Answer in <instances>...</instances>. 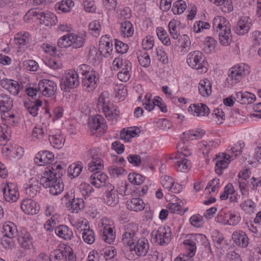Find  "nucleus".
<instances>
[{
	"label": "nucleus",
	"instance_id": "nucleus-10",
	"mask_svg": "<svg viewBox=\"0 0 261 261\" xmlns=\"http://www.w3.org/2000/svg\"><path fill=\"white\" fill-rule=\"evenodd\" d=\"M5 200L8 202L16 201L19 197V193L16 185L13 183H7L3 188Z\"/></svg>",
	"mask_w": 261,
	"mask_h": 261
},
{
	"label": "nucleus",
	"instance_id": "nucleus-63",
	"mask_svg": "<svg viewBox=\"0 0 261 261\" xmlns=\"http://www.w3.org/2000/svg\"><path fill=\"white\" fill-rule=\"evenodd\" d=\"M154 45V39L150 36L146 37L142 41V46L145 50L151 49Z\"/></svg>",
	"mask_w": 261,
	"mask_h": 261
},
{
	"label": "nucleus",
	"instance_id": "nucleus-64",
	"mask_svg": "<svg viewBox=\"0 0 261 261\" xmlns=\"http://www.w3.org/2000/svg\"><path fill=\"white\" fill-rule=\"evenodd\" d=\"M213 143L212 142H202L200 144V150L203 154L207 155L210 151L212 149Z\"/></svg>",
	"mask_w": 261,
	"mask_h": 261
},
{
	"label": "nucleus",
	"instance_id": "nucleus-33",
	"mask_svg": "<svg viewBox=\"0 0 261 261\" xmlns=\"http://www.w3.org/2000/svg\"><path fill=\"white\" fill-rule=\"evenodd\" d=\"M24 105L29 113L33 116L35 117L38 115V107L42 106V101L37 99L34 101H31L30 103L24 102Z\"/></svg>",
	"mask_w": 261,
	"mask_h": 261
},
{
	"label": "nucleus",
	"instance_id": "nucleus-39",
	"mask_svg": "<svg viewBox=\"0 0 261 261\" xmlns=\"http://www.w3.org/2000/svg\"><path fill=\"white\" fill-rule=\"evenodd\" d=\"M156 31L158 37L162 42L166 46L170 45V39L166 30L162 27H159Z\"/></svg>",
	"mask_w": 261,
	"mask_h": 261
},
{
	"label": "nucleus",
	"instance_id": "nucleus-18",
	"mask_svg": "<svg viewBox=\"0 0 261 261\" xmlns=\"http://www.w3.org/2000/svg\"><path fill=\"white\" fill-rule=\"evenodd\" d=\"M174 158L180 160L177 161L175 163V168L178 171L181 172H187L191 168V162L185 157H181V155L178 156L177 155L172 154L170 159Z\"/></svg>",
	"mask_w": 261,
	"mask_h": 261
},
{
	"label": "nucleus",
	"instance_id": "nucleus-47",
	"mask_svg": "<svg viewBox=\"0 0 261 261\" xmlns=\"http://www.w3.org/2000/svg\"><path fill=\"white\" fill-rule=\"evenodd\" d=\"M48 140L50 144L54 148L60 149L61 148L63 145L62 142V138L60 136L54 135L49 136Z\"/></svg>",
	"mask_w": 261,
	"mask_h": 261
},
{
	"label": "nucleus",
	"instance_id": "nucleus-49",
	"mask_svg": "<svg viewBox=\"0 0 261 261\" xmlns=\"http://www.w3.org/2000/svg\"><path fill=\"white\" fill-rule=\"evenodd\" d=\"M137 135L136 130H125L124 128L120 133V138L126 142L129 141L130 139L135 137Z\"/></svg>",
	"mask_w": 261,
	"mask_h": 261
},
{
	"label": "nucleus",
	"instance_id": "nucleus-9",
	"mask_svg": "<svg viewBox=\"0 0 261 261\" xmlns=\"http://www.w3.org/2000/svg\"><path fill=\"white\" fill-rule=\"evenodd\" d=\"M151 97L150 94H147L145 96V101L143 102V105L146 110L151 111L155 106H157L162 112L166 113L167 111L165 104L162 102V99L160 97L153 100H151Z\"/></svg>",
	"mask_w": 261,
	"mask_h": 261
},
{
	"label": "nucleus",
	"instance_id": "nucleus-41",
	"mask_svg": "<svg viewBox=\"0 0 261 261\" xmlns=\"http://www.w3.org/2000/svg\"><path fill=\"white\" fill-rule=\"evenodd\" d=\"M186 8V2L182 0H179L173 3L172 11L174 14H180L184 12Z\"/></svg>",
	"mask_w": 261,
	"mask_h": 261
},
{
	"label": "nucleus",
	"instance_id": "nucleus-20",
	"mask_svg": "<svg viewBox=\"0 0 261 261\" xmlns=\"http://www.w3.org/2000/svg\"><path fill=\"white\" fill-rule=\"evenodd\" d=\"M232 238L236 244L239 246L246 247L248 244V238L246 233L242 231L234 232Z\"/></svg>",
	"mask_w": 261,
	"mask_h": 261
},
{
	"label": "nucleus",
	"instance_id": "nucleus-12",
	"mask_svg": "<svg viewBox=\"0 0 261 261\" xmlns=\"http://www.w3.org/2000/svg\"><path fill=\"white\" fill-rule=\"evenodd\" d=\"M171 232L169 227H160L156 232L154 239L160 245L168 244L171 241Z\"/></svg>",
	"mask_w": 261,
	"mask_h": 261
},
{
	"label": "nucleus",
	"instance_id": "nucleus-1",
	"mask_svg": "<svg viewBox=\"0 0 261 261\" xmlns=\"http://www.w3.org/2000/svg\"><path fill=\"white\" fill-rule=\"evenodd\" d=\"M63 172L61 165H55L51 168H47L40 179V183L45 188H49V193L53 195H58L62 192L64 184L61 176Z\"/></svg>",
	"mask_w": 261,
	"mask_h": 261
},
{
	"label": "nucleus",
	"instance_id": "nucleus-8",
	"mask_svg": "<svg viewBox=\"0 0 261 261\" xmlns=\"http://www.w3.org/2000/svg\"><path fill=\"white\" fill-rule=\"evenodd\" d=\"M97 75L95 71L92 70L81 77V84L83 87H85V90L90 92L95 89L98 80Z\"/></svg>",
	"mask_w": 261,
	"mask_h": 261
},
{
	"label": "nucleus",
	"instance_id": "nucleus-27",
	"mask_svg": "<svg viewBox=\"0 0 261 261\" xmlns=\"http://www.w3.org/2000/svg\"><path fill=\"white\" fill-rule=\"evenodd\" d=\"M2 232L8 238H14L17 235V229L13 223L8 222L4 224Z\"/></svg>",
	"mask_w": 261,
	"mask_h": 261
},
{
	"label": "nucleus",
	"instance_id": "nucleus-60",
	"mask_svg": "<svg viewBox=\"0 0 261 261\" xmlns=\"http://www.w3.org/2000/svg\"><path fill=\"white\" fill-rule=\"evenodd\" d=\"M115 48L118 53L123 54L126 53L128 49V46L127 44L124 43L122 41L116 40Z\"/></svg>",
	"mask_w": 261,
	"mask_h": 261
},
{
	"label": "nucleus",
	"instance_id": "nucleus-43",
	"mask_svg": "<svg viewBox=\"0 0 261 261\" xmlns=\"http://www.w3.org/2000/svg\"><path fill=\"white\" fill-rule=\"evenodd\" d=\"M179 24L180 22L175 20H172L170 21L169 23L168 27L170 35L174 39H176L178 38V28L177 26L179 25Z\"/></svg>",
	"mask_w": 261,
	"mask_h": 261
},
{
	"label": "nucleus",
	"instance_id": "nucleus-61",
	"mask_svg": "<svg viewBox=\"0 0 261 261\" xmlns=\"http://www.w3.org/2000/svg\"><path fill=\"white\" fill-rule=\"evenodd\" d=\"M244 147V143L243 142L239 141L234 146L231 147L230 151L232 153L234 154L235 156H237L242 153V149Z\"/></svg>",
	"mask_w": 261,
	"mask_h": 261
},
{
	"label": "nucleus",
	"instance_id": "nucleus-19",
	"mask_svg": "<svg viewBox=\"0 0 261 261\" xmlns=\"http://www.w3.org/2000/svg\"><path fill=\"white\" fill-rule=\"evenodd\" d=\"M98 171H95L96 172L90 176V180L93 186L99 188L106 185L108 176L105 173H99Z\"/></svg>",
	"mask_w": 261,
	"mask_h": 261
},
{
	"label": "nucleus",
	"instance_id": "nucleus-31",
	"mask_svg": "<svg viewBox=\"0 0 261 261\" xmlns=\"http://www.w3.org/2000/svg\"><path fill=\"white\" fill-rule=\"evenodd\" d=\"M80 231L82 232V237L85 243L88 244H92L95 241V234L94 231L89 228H87V225H85L83 228H81Z\"/></svg>",
	"mask_w": 261,
	"mask_h": 261
},
{
	"label": "nucleus",
	"instance_id": "nucleus-29",
	"mask_svg": "<svg viewBox=\"0 0 261 261\" xmlns=\"http://www.w3.org/2000/svg\"><path fill=\"white\" fill-rule=\"evenodd\" d=\"M250 29V23L248 22L246 18L241 19L234 28V30L238 35H244L247 33Z\"/></svg>",
	"mask_w": 261,
	"mask_h": 261
},
{
	"label": "nucleus",
	"instance_id": "nucleus-30",
	"mask_svg": "<svg viewBox=\"0 0 261 261\" xmlns=\"http://www.w3.org/2000/svg\"><path fill=\"white\" fill-rule=\"evenodd\" d=\"M199 91L202 96H208L212 93V84L207 79L200 81L198 87Z\"/></svg>",
	"mask_w": 261,
	"mask_h": 261
},
{
	"label": "nucleus",
	"instance_id": "nucleus-48",
	"mask_svg": "<svg viewBox=\"0 0 261 261\" xmlns=\"http://www.w3.org/2000/svg\"><path fill=\"white\" fill-rule=\"evenodd\" d=\"M58 46L60 48H65L71 46V34H67L61 37L58 41Z\"/></svg>",
	"mask_w": 261,
	"mask_h": 261
},
{
	"label": "nucleus",
	"instance_id": "nucleus-7",
	"mask_svg": "<svg viewBox=\"0 0 261 261\" xmlns=\"http://www.w3.org/2000/svg\"><path fill=\"white\" fill-rule=\"evenodd\" d=\"M38 89L40 94L49 97L56 94L57 91V86L53 81L43 79L39 82Z\"/></svg>",
	"mask_w": 261,
	"mask_h": 261
},
{
	"label": "nucleus",
	"instance_id": "nucleus-57",
	"mask_svg": "<svg viewBox=\"0 0 261 261\" xmlns=\"http://www.w3.org/2000/svg\"><path fill=\"white\" fill-rule=\"evenodd\" d=\"M128 162L133 166L138 167L142 163L141 156L138 154H130L127 156Z\"/></svg>",
	"mask_w": 261,
	"mask_h": 261
},
{
	"label": "nucleus",
	"instance_id": "nucleus-6",
	"mask_svg": "<svg viewBox=\"0 0 261 261\" xmlns=\"http://www.w3.org/2000/svg\"><path fill=\"white\" fill-rule=\"evenodd\" d=\"M80 84L79 75L77 73L71 71L65 73L61 80V89L64 91H68L69 89L76 87Z\"/></svg>",
	"mask_w": 261,
	"mask_h": 261
},
{
	"label": "nucleus",
	"instance_id": "nucleus-54",
	"mask_svg": "<svg viewBox=\"0 0 261 261\" xmlns=\"http://www.w3.org/2000/svg\"><path fill=\"white\" fill-rule=\"evenodd\" d=\"M9 111H3L2 112L1 118L3 119V121H5L4 123H8L13 125L15 123V121L12 120L15 117L14 114H10L8 113Z\"/></svg>",
	"mask_w": 261,
	"mask_h": 261
},
{
	"label": "nucleus",
	"instance_id": "nucleus-17",
	"mask_svg": "<svg viewBox=\"0 0 261 261\" xmlns=\"http://www.w3.org/2000/svg\"><path fill=\"white\" fill-rule=\"evenodd\" d=\"M22 210L27 214L34 215L39 211V207L37 205L36 201L27 199L23 200L21 204Z\"/></svg>",
	"mask_w": 261,
	"mask_h": 261
},
{
	"label": "nucleus",
	"instance_id": "nucleus-11",
	"mask_svg": "<svg viewBox=\"0 0 261 261\" xmlns=\"http://www.w3.org/2000/svg\"><path fill=\"white\" fill-rule=\"evenodd\" d=\"M248 73V71L245 69V65H236L228 70V76L231 80L237 83Z\"/></svg>",
	"mask_w": 261,
	"mask_h": 261
},
{
	"label": "nucleus",
	"instance_id": "nucleus-24",
	"mask_svg": "<svg viewBox=\"0 0 261 261\" xmlns=\"http://www.w3.org/2000/svg\"><path fill=\"white\" fill-rule=\"evenodd\" d=\"M104 121L105 119L101 116L97 115L89 119L88 125L91 129L95 130L101 128L104 129L105 127Z\"/></svg>",
	"mask_w": 261,
	"mask_h": 261
},
{
	"label": "nucleus",
	"instance_id": "nucleus-42",
	"mask_svg": "<svg viewBox=\"0 0 261 261\" xmlns=\"http://www.w3.org/2000/svg\"><path fill=\"white\" fill-rule=\"evenodd\" d=\"M10 137V130L8 129V125L3 123L0 125V144L3 145L2 142H6Z\"/></svg>",
	"mask_w": 261,
	"mask_h": 261
},
{
	"label": "nucleus",
	"instance_id": "nucleus-21",
	"mask_svg": "<svg viewBox=\"0 0 261 261\" xmlns=\"http://www.w3.org/2000/svg\"><path fill=\"white\" fill-rule=\"evenodd\" d=\"M55 231L59 237L66 240H70L73 237L72 231L66 225L58 226L56 227Z\"/></svg>",
	"mask_w": 261,
	"mask_h": 261
},
{
	"label": "nucleus",
	"instance_id": "nucleus-32",
	"mask_svg": "<svg viewBox=\"0 0 261 261\" xmlns=\"http://www.w3.org/2000/svg\"><path fill=\"white\" fill-rule=\"evenodd\" d=\"M101 237L105 242L109 244L113 243L114 241L115 236L113 233L112 228L108 225L105 226L101 233Z\"/></svg>",
	"mask_w": 261,
	"mask_h": 261
},
{
	"label": "nucleus",
	"instance_id": "nucleus-25",
	"mask_svg": "<svg viewBox=\"0 0 261 261\" xmlns=\"http://www.w3.org/2000/svg\"><path fill=\"white\" fill-rule=\"evenodd\" d=\"M126 204L129 210L135 212L142 211L145 208L144 201L139 198H133L130 201H127Z\"/></svg>",
	"mask_w": 261,
	"mask_h": 261
},
{
	"label": "nucleus",
	"instance_id": "nucleus-62",
	"mask_svg": "<svg viewBox=\"0 0 261 261\" xmlns=\"http://www.w3.org/2000/svg\"><path fill=\"white\" fill-rule=\"evenodd\" d=\"M202 216L199 215H193L190 219L191 225L196 227H199L202 226Z\"/></svg>",
	"mask_w": 261,
	"mask_h": 261
},
{
	"label": "nucleus",
	"instance_id": "nucleus-3",
	"mask_svg": "<svg viewBox=\"0 0 261 261\" xmlns=\"http://www.w3.org/2000/svg\"><path fill=\"white\" fill-rule=\"evenodd\" d=\"M98 108H101L105 114L106 118L109 120L116 119L119 115V112L117 110L116 107L110 101L108 93H102L98 98L97 101Z\"/></svg>",
	"mask_w": 261,
	"mask_h": 261
},
{
	"label": "nucleus",
	"instance_id": "nucleus-52",
	"mask_svg": "<svg viewBox=\"0 0 261 261\" xmlns=\"http://www.w3.org/2000/svg\"><path fill=\"white\" fill-rule=\"evenodd\" d=\"M179 42L180 43L181 51H187L188 49L189 48L191 44V42L189 40V37L186 35H183L181 37V38L179 39Z\"/></svg>",
	"mask_w": 261,
	"mask_h": 261
},
{
	"label": "nucleus",
	"instance_id": "nucleus-45",
	"mask_svg": "<svg viewBox=\"0 0 261 261\" xmlns=\"http://www.w3.org/2000/svg\"><path fill=\"white\" fill-rule=\"evenodd\" d=\"M128 179L131 183L137 185H140L143 182L145 178L140 174L133 173L129 174Z\"/></svg>",
	"mask_w": 261,
	"mask_h": 261
},
{
	"label": "nucleus",
	"instance_id": "nucleus-16",
	"mask_svg": "<svg viewBox=\"0 0 261 261\" xmlns=\"http://www.w3.org/2000/svg\"><path fill=\"white\" fill-rule=\"evenodd\" d=\"M1 85L14 95L18 94L21 88L18 82L10 79H3L1 81Z\"/></svg>",
	"mask_w": 261,
	"mask_h": 261
},
{
	"label": "nucleus",
	"instance_id": "nucleus-40",
	"mask_svg": "<svg viewBox=\"0 0 261 261\" xmlns=\"http://www.w3.org/2000/svg\"><path fill=\"white\" fill-rule=\"evenodd\" d=\"M83 167L82 163L81 162L70 165L68 169V174L71 175L73 178L77 177L80 174Z\"/></svg>",
	"mask_w": 261,
	"mask_h": 261
},
{
	"label": "nucleus",
	"instance_id": "nucleus-38",
	"mask_svg": "<svg viewBox=\"0 0 261 261\" xmlns=\"http://www.w3.org/2000/svg\"><path fill=\"white\" fill-rule=\"evenodd\" d=\"M85 35L78 36L73 34H71V46L73 48H79L82 47L85 43Z\"/></svg>",
	"mask_w": 261,
	"mask_h": 261
},
{
	"label": "nucleus",
	"instance_id": "nucleus-56",
	"mask_svg": "<svg viewBox=\"0 0 261 261\" xmlns=\"http://www.w3.org/2000/svg\"><path fill=\"white\" fill-rule=\"evenodd\" d=\"M156 55L158 57V60L163 63L164 64H167L169 62L167 54L164 50L161 48L159 47L156 50Z\"/></svg>",
	"mask_w": 261,
	"mask_h": 261
},
{
	"label": "nucleus",
	"instance_id": "nucleus-15",
	"mask_svg": "<svg viewBox=\"0 0 261 261\" xmlns=\"http://www.w3.org/2000/svg\"><path fill=\"white\" fill-rule=\"evenodd\" d=\"M188 111L197 117L207 116L210 113L209 108L203 103L191 105L188 108Z\"/></svg>",
	"mask_w": 261,
	"mask_h": 261
},
{
	"label": "nucleus",
	"instance_id": "nucleus-4",
	"mask_svg": "<svg viewBox=\"0 0 261 261\" xmlns=\"http://www.w3.org/2000/svg\"><path fill=\"white\" fill-rule=\"evenodd\" d=\"M187 63L192 68L200 70V72H205V59L203 54L199 51H194L189 54L187 60Z\"/></svg>",
	"mask_w": 261,
	"mask_h": 261
},
{
	"label": "nucleus",
	"instance_id": "nucleus-23",
	"mask_svg": "<svg viewBox=\"0 0 261 261\" xmlns=\"http://www.w3.org/2000/svg\"><path fill=\"white\" fill-rule=\"evenodd\" d=\"M69 210L72 213H78L85 207V202L83 198H74L68 204Z\"/></svg>",
	"mask_w": 261,
	"mask_h": 261
},
{
	"label": "nucleus",
	"instance_id": "nucleus-2",
	"mask_svg": "<svg viewBox=\"0 0 261 261\" xmlns=\"http://www.w3.org/2000/svg\"><path fill=\"white\" fill-rule=\"evenodd\" d=\"M137 228L131 224H127L125 231L122 235L124 244L129 247L131 251H134L138 256H144L147 253L149 245L148 240L144 237L138 238L137 236Z\"/></svg>",
	"mask_w": 261,
	"mask_h": 261
},
{
	"label": "nucleus",
	"instance_id": "nucleus-14",
	"mask_svg": "<svg viewBox=\"0 0 261 261\" xmlns=\"http://www.w3.org/2000/svg\"><path fill=\"white\" fill-rule=\"evenodd\" d=\"M219 40L223 46H228L232 42V35L229 26L223 28L220 30H217Z\"/></svg>",
	"mask_w": 261,
	"mask_h": 261
},
{
	"label": "nucleus",
	"instance_id": "nucleus-26",
	"mask_svg": "<svg viewBox=\"0 0 261 261\" xmlns=\"http://www.w3.org/2000/svg\"><path fill=\"white\" fill-rule=\"evenodd\" d=\"M105 203L111 206H114L117 204L119 202V197L118 192L114 189V187L110 191L106 194L104 197Z\"/></svg>",
	"mask_w": 261,
	"mask_h": 261
},
{
	"label": "nucleus",
	"instance_id": "nucleus-53",
	"mask_svg": "<svg viewBox=\"0 0 261 261\" xmlns=\"http://www.w3.org/2000/svg\"><path fill=\"white\" fill-rule=\"evenodd\" d=\"M140 64L143 67H148L150 64V57L148 53H144L138 57Z\"/></svg>",
	"mask_w": 261,
	"mask_h": 261
},
{
	"label": "nucleus",
	"instance_id": "nucleus-59",
	"mask_svg": "<svg viewBox=\"0 0 261 261\" xmlns=\"http://www.w3.org/2000/svg\"><path fill=\"white\" fill-rule=\"evenodd\" d=\"M89 31H91V33H95V35H99L100 29V22L98 21L95 20L90 22L89 24Z\"/></svg>",
	"mask_w": 261,
	"mask_h": 261
},
{
	"label": "nucleus",
	"instance_id": "nucleus-46",
	"mask_svg": "<svg viewBox=\"0 0 261 261\" xmlns=\"http://www.w3.org/2000/svg\"><path fill=\"white\" fill-rule=\"evenodd\" d=\"M240 205L242 208L246 213H252L254 212L255 204L251 199L244 201Z\"/></svg>",
	"mask_w": 261,
	"mask_h": 261
},
{
	"label": "nucleus",
	"instance_id": "nucleus-51",
	"mask_svg": "<svg viewBox=\"0 0 261 261\" xmlns=\"http://www.w3.org/2000/svg\"><path fill=\"white\" fill-rule=\"evenodd\" d=\"M1 244L4 248L7 249H12L15 246L13 238H8L4 235L1 238Z\"/></svg>",
	"mask_w": 261,
	"mask_h": 261
},
{
	"label": "nucleus",
	"instance_id": "nucleus-22",
	"mask_svg": "<svg viewBox=\"0 0 261 261\" xmlns=\"http://www.w3.org/2000/svg\"><path fill=\"white\" fill-rule=\"evenodd\" d=\"M13 106V100L10 96L4 93H0V111L1 112L10 111Z\"/></svg>",
	"mask_w": 261,
	"mask_h": 261
},
{
	"label": "nucleus",
	"instance_id": "nucleus-28",
	"mask_svg": "<svg viewBox=\"0 0 261 261\" xmlns=\"http://www.w3.org/2000/svg\"><path fill=\"white\" fill-rule=\"evenodd\" d=\"M41 15L39 17L40 22L46 26H52L56 24L57 21L56 16L51 13L47 12L41 13Z\"/></svg>",
	"mask_w": 261,
	"mask_h": 261
},
{
	"label": "nucleus",
	"instance_id": "nucleus-58",
	"mask_svg": "<svg viewBox=\"0 0 261 261\" xmlns=\"http://www.w3.org/2000/svg\"><path fill=\"white\" fill-rule=\"evenodd\" d=\"M213 115H215L216 118V122L218 124L222 123L225 119V115L221 109H216L213 111Z\"/></svg>",
	"mask_w": 261,
	"mask_h": 261
},
{
	"label": "nucleus",
	"instance_id": "nucleus-5",
	"mask_svg": "<svg viewBox=\"0 0 261 261\" xmlns=\"http://www.w3.org/2000/svg\"><path fill=\"white\" fill-rule=\"evenodd\" d=\"M87 156L92 160L88 164V169L91 172L101 170L103 168L102 155L96 149H92L87 151Z\"/></svg>",
	"mask_w": 261,
	"mask_h": 261
},
{
	"label": "nucleus",
	"instance_id": "nucleus-34",
	"mask_svg": "<svg viewBox=\"0 0 261 261\" xmlns=\"http://www.w3.org/2000/svg\"><path fill=\"white\" fill-rule=\"evenodd\" d=\"M216 6L221 7V10L229 13L233 10V6L230 0H208Z\"/></svg>",
	"mask_w": 261,
	"mask_h": 261
},
{
	"label": "nucleus",
	"instance_id": "nucleus-55",
	"mask_svg": "<svg viewBox=\"0 0 261 261\" xmlns=\"http://www.w3.org/2000/svg\"><path fill=\"white\" fill-rule=\"evenodd\" d=\"M46 130L40 126H36L33 129L32 135L33 137L36 138L38 139H42L44 136L45 135Z\"/></svg>",
	"mask_w": 261,
	"mask_h": 261
},
{
	"label": "nucleus",
	"instance_id": "nucleus-37",
	"mask_svg": "<svg viewBox=\"0 0 261 261\" xmlns=\"http://www.w3.org/2000/svg\"><path fill=\"white\" fill-rule=\"evenodd\" d=\"M183 244L187 250V252L186 253V256L190 258L193 257L196 250L195 242L192 240L186 239L184 241Z\"/></svg>",
	"mask_w": 261,
	"mask_h": 261
},
{
	"label": "nucleus",
	"instance_id": "nucleus-36",
	"mask_svg": "<svg viewBox=\"0 0 261 261\" xmlns=\"http://www.w3.org/2000/svg\"><path fill=\"white\" fill-rule=\"evenodd\" d=\"M66 253L64 249L54 250L49 255V261H67Z\"/></svg>",
	"mask_w": 261,
	"mask_h": 261
},
{
	"label": "nucleus",
	"instance_id": "nucleus-50",
	"mask_svg": "<svg viewBox=\"0 0 261 261\" xmlns=\"http://www.w3.org/2000/svg\"><path fill=\"white\" fill-rule=\"evenodd\" d=\"M29 33H24L23 34H17L15 37V43L19 45H24L29 42Z\"/></svg>",
	"mask_w": 261,
	"mask_h": 261
},
{
	"label": "nucleus",
	"instance_id": "nucleus-35",
	"mask_svg": "<svg viewBox=\"0 0 261 261\" xmlns=\"http://www.w3.org/2000/svg\"><path fill=\"white\" fill-rule=\"evenodd\" d=\"M120 25V32L124 37H129L133 35L134 28L130 21L125 20L121 22Z\"/></svg>",
	"mask_w": 261,
	"mask_h": 261
},
{
	"label": "nucleus",
	"instance_id": "nucleus-13",
	"mask_svg": "<svg viewBox=\"0 0 261 261\" xmlns=\"http://www.w3.org/2000/svg\"><path fill=\"white\" fill-rule=\"evenodd\" d=\"M230 156L229 154L223 153L216 155L215 159L216 161L215 171L218 175H221L223 170L227 167L230 162Z\"/></svg>",
	"mask_w": 261,
	"mask_h": 261
},
{
	"label": "nucleus",
	"instance_id": "nucleus-44",
	"mask_svg": "<svg viewBox=\"0 0 261 261\" xmlns=\"http://www.w3.org/2000/svg\"><path fill=\"white\" fill-rule=\"evenodd\" d=\"M100 253L101 255L103 256L106 260L112 258L116 255V251L115 248L113 246H109L102 248L100 250Z\"/></svg>",
	"mask_w": 261,
	"mask_h": 261
}]
</instances>
